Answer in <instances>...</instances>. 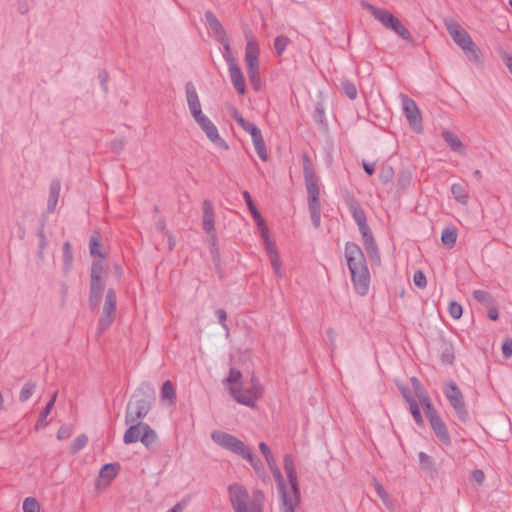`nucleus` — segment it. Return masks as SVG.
Returning <instances> with one entry per match:
<instances>
[{
    "label": "nucleus",
    "instance_id": "f257e3e1",
    "mask_svg": "<svg viewBox=\"0 0 512 512\" xmlns=\"http://www.w3.org/2000/svg\"><path fill=\"white\" fill-rule=\"evenodd\" d=\"M283 468L288 483L284 478L283 487L276 483L280 498L279 512H295L301 503V493L294 457L291 454L284 455Z\"/></svg>",
    "mask_w": 512,
    "mask_h": 512
},
{
    "label": "nucleus",
    "instance_id": "f03ea898",
    "mask_svg": "<svg viewBox=\"0 0 512 512\" xmlns=\"http://www.w3.org/2000/svg\"><path fill=\"white\" fill-rule=\"evenodd\" d=\"M345 258L356 293L361 296L366 295L370 286V272L363 251L357 244L347 242Z\"/></svg>",
    "mask_w": 512,
    "mask_h": 512
},
{
    "label": "nucleus",
    "instance_id": "7ed1b4c3",
    "mask_svg": "<svg viewBox=\"0 0 512 512\" xmlns=\"http://www.w3.org/2000/svg\"><path fill=\"white\" fill-rule=\"evenodd\" d=\"M154 396L153 387L149 383L142 384L127 405L125 423L133 424L144 418L150 411Z\"/></svg>",
    "mask_w": 512,
    "mask_h": 512
},
{
    "label": "nucleus",
    "instance_id": "20e7f679",
    "mask_svg": "<svg viewBox=\"0 0 512 512\" xmlns=\"http://www.w3.org/2000/svg\"><path fill=\"white\" fill-rule=\"evenodd\" d=\"M229 502L234 512H263V493L256 491L250 500L248 491L239 483L227 488Z\"/></svg>",
    "mask_w": 512,
    "mask_h": 512
},
{
    "label": "nucleus",
    "instance_id": "39448f33",
    "mask_svg": "<svg viewBox=\"0 0 512 512\" xmlns=\"http://www.w3.org/2000/svg\"><path fill=\"white\" fill-rule=\"evenodd\" d=\"M347 206L349 208V211L358 225L359 232L363 239V244L366 249V252L371 260H375L376 262L380 261V255L378 252L377 244L374 240L372 231L370 227L367 224L366 215L364 213V210L361 208L359 203L353 199L349 198L347 200Z\"/></svg>",
    "mask_w": 512,
    "mask_h": 512
},
{
    "label": "nucleus",
    "instance_id": "423d86ee",
    "mask_svg": "<svg viewBox=\"0 0 512 512\" xmlns=\"http://www.w3.org/2000/svg\"><path fill=\"white\" fill-rule=\"evenodd\" d=\"M228 389L236 402L251 408L256 406L263 393V387L254 375L249 382L240 386H230Z\"/></svg>",
    "mask_w": 512,
    "mask_h": 512
},
{
    "label": "nucleus",
    "instance_id": "0eeeda50",
    "mask_svg": "<svg viewBox=\"0 0 512 512\" xmlns=\"http://www.w3.org/2000/svg\"><path fill=\"white\" fill-rule=\"evenodd\" d=\"M107 269L101 260H95L91 267L89 304L92 309L99 306L106 285Z\"/></svg>",
    "mask_w": 512,
    "mask_h": 512
},
{
    "label": "nucleus",
    "instance_id": "6e6552de",
    "mask_svg": "<svg viewBox=\"0 0 512 512\" xmlns=\"http://www.w3.org/2000/svg\"><path fill=\"white\" fill-rule=\"evenodd\" d=\"M444 24L451 38L465 53H474L476 51L471 36L457 21L448 18L444 20Z\"/></svg>",
    "mask_w": 512,
    "mask_h": 512
},
{
    "label": "nucleus",
    "instance_id": "1a4fd4ad",
    "mask_svg": "<svg viewBox=\"0 0 512 512\" xmlns=\"http://www.w3.org/2000/svg\"><path fill=\"white\" fill-rule=\"evenodd\" d=\"M194 121L200 127V129L205 133L206 137L218 148L223 150H228L229 145L227 142L221 138L219 135L218 129L215 124L206 116L204 113L199 114V116L193 117Z\"/></svg>",
    "mask_w": 512,
    "mask_h": 512
},
{
    "label": "nucleus",
    "instance_id": "9d476101",
    "mask_svg": "<svg viewBox=\"0 0 512 512\" xmlns=\"http://www.w3.org/2000/svg\"><path fill=\"white\" fill-rule=\"evenodd\" d=\"M211 439L221 448L226 449L236 455L243 453L246 445L243 441L232 434L224 431L215 430L211 433Z\"/></svg>",
    "mask_w": 512,
    "mask_h": 512
},
{
    "label": "nucleus",
    "instance_id": "9b49d317",
    "mask_svg": "<svg viewBox=\"0 0 512 512\" xmlns=\"http://www.w3.org/2000/svg\"><path fill=\"white\" fill-rule=\"evenodd\" d=\"M116 313V293L113 289H109L105 296L102 315L98 322L99 333L107 330L115 320Z\"/></svg>",
    "mask_w": 512,
    "mask_h": 512
},
{
    "label": "nucleus",
    "instance_id": "f8f14e48",
    "mask_svg": "<svg viewBox=\"0 0 512 512\" xmlns=\"http://www.w3.org/2000/svg\"><path fill=\"white\" fill-rule=\"evenodd\" d=\"M259 54L260 49L257 41L251 38L247 41L245 47V64L249 78L257 80V72H259Z\"/></svg>",
    "mask_w": 512,
    "mask_h": 512
},
{
    "label": "nucleus",
    "instance_id": "ddd939ff",
    "mask_svg": "<svg viewBox=\"0 0 512 512\" xmlns=\"http://www.w3.org/2000/svg\"><path fill=\"white\" fill-rule=\"evenodd\" d=\"M400 99L404 115L409 125L415 130H420L422 117L416 102L405 94H400Z\"/></svg>",
    "mask_w": 512,
    "mask_h": 512
},
{
    "label": "nucleus",
    "instance_id": "4468645a",
    "mask_svg": "<svg viewBox=\"0 0 512 512\" xmlns=\"http://www.w3.org/2000/svg\"><path fill=\"white\" fill-rule=\"evenodd\" d=\"M303 174L308 198L319 197L320 190L312 162L307 154L303 155Z\"/></svg>",
    "mask_w": 512,
    "mask_h": 512
},
{
    "label": "nucleus",
    "instance_id": "2eb2a0df",
    "mask_svg": "<svg viewBox=\"0 0 512 512\" xmlns=\"http://www.w3.org/2000/svg\"><path fill=\"white\" fill-rule=\"evenodd\" d=\"M225 61L228 64L229 76L233 87L240 95H243L246 92V85L241 68L232 54L225 55Z\"/></svg>",
    "mask_w": 512,
    "mask_h": 512
},
{
    "label": "nucleus",
    "instance_id": "dca6fc26",
    "mask_svg": "<svg viewBox=\"0 0 512 512\" xmlns=\"http://www.w3.org/2000/svg\"><path fill=\"white\" fill-rule=\"evenodd\" d=\"M444 393L449 400L450 404L456 410L457 414L463 418L466 416L467 412L465 409V404L463 400V395L457 385L454 382H450L447 384Z\"/></svg>",
    "mask_w": 512,
    "mask_h": 512
},
{
    "label": "nucleus",
    "instance_id": "f3484780",
    "mask_svg": "<svg viewBox=\"0 0 512 512\" xmlns=\"http://www.w3.org/2000/svg\"><path fill=\"white\" fill-rule=\"evenodd\" d=\"M259 449L267 462V465L275 479V482L279 483L280 486L283 487V475L276 463V460H275L273 454L271 453L270 448L268 447V445L266 443L260 442Z\"/></svg>",
    "mask_w": 512,
    "mask_h": 512
},
{
    "label": "nucleus",
    "instance_id": "a211bd4d",
    "mask_svg": "<svg viewBox=\"0 0 512 512\" xmlns=\"http://www.w3.org/2000/svg\"><path fill=\"white\" fill-rule=\"evenodd\" d=\"M202 227L203 230L210 235L215 237V214L214 207L210 200L206 199L203 202V216H202Z\"/></svg>",
    "mask_w": 512,
    "mask_h": 512
},
{
    "label": "nucleus",
    "instance_id": "6ab92c4d",
    "mask_svg": "<svg viewBox=\"0 0 512 512\" xmlns=\"http://www.w3.org/2000/svg\"><path fill=\"white\" fill-rule=\"evenodd\" d=\"M186 101L188 109L192 117L199 116L203 113L201 102L196 91L195 86L192 83H187L185 87Z\"/></svg>",
    "mask_w": 512,
    "mask_h": 512
},
{
    "label": "nucleus",
    "instance_id": "aec40b11",
    "mask_svg": "<svg viewBox=\"0 0 512 512\" xmlns=\"http://www.w3.org/2000/svg\"><path fill=\"white\" fill-rule=\"evenodd\" d=\"M366 7L376 20H378L386 29L390 30V27L397 17L391 14L388 10L376 7L374 5L369 4Z\"/></svg>",
    "mask_w": 512,
    "mask_h": 512
},
{
    "label": "nucleus",
    "instance_id": "412c9836",
    "mask_svg": "<svg viewBox=\"0 0 512 512\" xmlns=\"http://www.w3.org/2000/svg\"><path fill=\"white\" fill-rule=\"evenodd\" d=\"M230 115L243 130L250 134V136L260 131L254 123L244 119L236 108L233 107L230 109Z\"/></svg>",
    "mask_w": 512,
    "mask_h": 512
},
{
    "label": "nucleus",
    "instance_id": "4be33fe9",
    "mask_svg": "<svg viewBox=\"0 0 512 512\" xmlns=\"http://www.w3.org/2000/svg\"><path fill=\"white\" fill-rule=\"evenodd\" d=\"M120 465L118 463L105 464L99 472L100 481L97 483V487L100 486L102 481H106V485L109 484L119 473Z\"/></svg>",
    "mask_w": 512,
    "mask_h": 512
},
{
    "label": "nucleus",
    "instance_id": "5701e85b",
    "mask_svg": "<svg viewBox=\"0 0 512 512\" xmlns=\"http://www.w3.org/2000/svg\"><path fill=\"white\" fill-rule=\"evenodd\" d=\"M430 425L436 437L443 445L448 446L451 444L450 434L447 430L445 423L441 420V418L438 420H434V422L431 423Z\"/></svg>",
    "mask_w": 512,
    "mask_h": 512
},
{
    "label": "nucleus",
    "instance_id": "b1692460",
    "mask_svg": "<svg viewBox=\"0 0 512 512\" xmlns=\"http://www.w3.org/2000/svg\"><path fill=\"white\" fill-rule=\"evenodd\" d=\"M239 456L247 460L259 476L263 477L266 475L263 463L247 446Z\"/></svg>",
    "mask_w": 512,
    "mask_h": 512
},
{
    "label": "nucleus",
    "instance_id": "393cba45",
    "mask_svg": "<svg viewBox=\"0 0 512 512\" xmlns=\"http://www.w3.org/2000/svg\"><path fill=\"white\" fill-rule=\"evenodd\" d=\"M239 456L247 460L259 476L263 477L266 475L263 463L247 446Z\"/></svg>",
    "mask_w": 512,
    "mask_h": 512
},
{
    "label": "nucleus",
    "instance_id": "a878e982",
    "mask_svg": "<svg viewBox=\"0 0 512 512\" xmlns=\"http://www.w3.org/2000/svg\"><path fill=\"white\" fill-rule=\"evenodd\" d=\"M144 423L136 422L133 424H129L130 427L125 431L123 436V442L125 444H132L140 440L142 436V426Z\"/></svg>",
    "mask_w": 512,
    "mask_h": 512
},
{
    "label": "nucleus",
    "instance_id": "bb28decb",
    "mask_svg": "<svg viewBox=\"0 0 512 512\" xmlns=\"http://www.w3.org/2000/svg\"><path fill=\"white\" fill-rule=\"evenodd\" d=\"M205 19L211 30L223 41L226 37V32L216 15L211 11H206Z\"/></svg>",
    "mask_w": 512,
    "mask_h": 512
},
{
    "label": "nucleus",
    "instance_id": "cd10ccee",
    "mask_svg": "<svg viewBox=\"0 0 512 512\" xmlns=\"http://www.w3.org/2000/svg\"><path fill=\"white\" fill-rule=\"evenodd\" d=\"M308 206L312 223L317 228L321 223V205L319 197L308 198Z\"/></svg>",
    "mask_w": 512,
    "mask_h": 512
},
{
    "label": "nucleus",
    "instance_id": "c85d7f7f",
    "mask_svg": "<svg viewBox=\"0 0 512 512\" xmlns=\"http://www.w3.org/2000/svg\"><path fill=\"white\" fill-rule=\"evenodd\" d=\"M143 432L140 438L141 443L147 448L152 449L157 442L156 432L146 423L142 426Z\"/></svg>",
    "mask_w": 512,
    "mask_h": 512
},
{
    "label": "nucleus",
    "instance_id": "c756f323",
    "mask_svg": "<svg viewBox=\"0 0 512 512\" xmlns=\"http://www.w3.org/2000/svg\"><path fill=\"white\" fill-rule=\"evenodd\" d=\"M61 184L59 180H53L49 188L48 210L54 211L60 196Z\"/></svg>",
    "mask_w": 512,
    "mask_h": 512
},
{
    "label": "nucleus",
    "instance_id": "7c9ffc66",
    "mask_svg": "<svg viewBox=\"0 0 512 512\" xmlns=\"http://www.w3.org/2000/svg\"><path fill=\"white\" fill-rule=\"evenodd\" d=\"M442 136L453 151L458 153H464L465 147L455 133L445 130L443 131Z\"/></svg>",
    "mask_w": 512,
    "mask_h": 512
},
{
    "label": "nucleus",
    "instance_id": "2f4dec72",
    "mask_svg": "<svg viewBox=\"0 0 512 512\" xmlns=\"http://www.w3.org/2000/svg\"><path fill=\"white\" fill-rule=\"evenodd\" d=\"M251 138H252V142H253L255 151H256L257 155L259 156V158L263 161H267L268 153H267L266 144L264 142L261 130L259 132H257L255 135H252Z\"/></svg>",
    "mask_w": 512,
    "mask_h": 512
},
{
    "label": "nucleus",
    "instance_id": "473e14b6",
    "mask_svg": "<svg viewBox=\"0 0 512 512\" xmlns=\"http://www.w3.org/2000/svg\"><path fill=\"white\" fill-rule=\"evenodd\" d=\"M162 401L173 404L176 400L175 388L170 380L163 383L160 391Z\"/></svg>",
    "mask_w": 512,
    "mask_h": 512
},
{
    "label": "nucleus",
    "instance_id": "72a5a7b5",
    "mask_svg": "<svg viewBox=\"0 0 512 512\" xmlns=\"http://www.w3.org/2000/svg\"><path fill=\"white\" fill-rule=\"evenodd\" d=\"M451 193L454 199L461 205H467L469 201V194L463 185L454 183L451 186Z\"/></svg>",
    "mask_w": 512,
    "mask_h": 512
},
{
    "label": "nucleus",
    "instance_id": "f704fd0d",
    "mask_svg": "<svg viewBox=\"0 0 512 512\" xmlns=\"http://www.w3.org/2000/svg\"><path fill=\"white\" fill-rule=\"evenodd\" d=\"M421 404L424 408V411H425V414H426V417L428 418L430 424L434 422V420H438L440 419V417L438 416L435 408L433 407L430 399L427 397V396H423L421 399Z\"/></svg>",
    "mask_w": 512,
    "mask_h": 512
},
{
    "label": "nucleus",
    "instance_id": "c9c22d12",
    "mask_svg": "<svg viewBox=\"0 0 512 512\" xmlns=\"http://www.w3.org/2000/svg\"><path fill=\"white\" fill-rule=\"evenodd\" d=\"M457 240V231L453 227H447L442 231L441 241L448 247H453Z\"/></svg>",
    "mask_w": 512,
    "mask_h": 512
},
{
    "label": "nucleus",
    "instance_id": "e433bc0d",
    "mask_svg": "<svg viewBox=\"0 0 512 512\" xmlns=\"http://www.w3.org/2000/svg\"><path fill=\"white\" fill-rule=\"evenodd\" d=\"M56 397H57V392H55L50 401L47 403L46 407L42 410V412L40 413V417L37 421V424H36V429H39L40 427L44 426L45 425V419L46 417L50 414L53 406H54V403L56 401Z\"/></svg>",
    "mask_w": 512,
    "mask_h": 512
},
{
    "label": "nucleus",
    "instance_id": "4c0bfd02",
    "mask_svg": "<svg viewBox=\"0 0 512 512\" xmlns=\"http://www.w3.org/2000/svg\"><path fill=\"white\" fill-rule=\"evenodd\" d=\"M473 297L479 303L484 304L486 306H491V305L494 304L493 297L487 291H484V290H474L473 291Z\"/></svg>",
    "mask_w": 512,
    "mask_h": 512
},
{
    "label": "nucleus",
    "instance_id": "58836bf2",
    "mask_svg": "<svg viewBox=\"0 0 512 512\" xmlns=\"http://www.w3.org/2000/svg\"><path fill=\"white\" fill-rule=\"evenodd\" d=\"M390 30L394 31L397 35H399L404 40H410L411 34L407 28L400 22L398 18L395 19Z\"/></svg>",
    "mask_w": 512,
    "mask_h": 512
},
{
    "label": "nucleus",
    "instance_id": "ea45409f",
    "mask_svg": "<svg viewBox=\"0 0 512 512\" xmlns=\"http://www.w3.org/2000/svg\"><path fill=\"white\" fill-rule=\"evenodd\" d=\"M90 253L92 256H98L100 258H104V254L100 251L101 248V240L98 234H93L90 238Z\"/></svg>",
    "mask_w": 512,
    "mask_h": 512
},
{
    "label": "nucleus",
    "instance_id": "a19ab883",
    "mask_svg": "<svg viewBox=\"0 0 512 512\" xmlns=\"http://www.w3.org/2000/svg\"><path fill=\"white\" fill-rule=\"evenodd\" d=\"M73 262V253L72 248L69 242H65L63 244V265L64 269L67 271L70 269Z\"/></svg>",
    "mask_w": 512,
    "mask_h": 512
},
{
    "label": "nucleus",
    "instance_id": "79ce46f5",
    "mask_svg": "<svg viewBox=\"0 0 512 512\" xmlns=\"http://www.w3.org/2000/svg\"><path fill=\"white\" fill-rule=\"evenodd\" d=\"M243 197L256 223H259V221L264 220L259 211L257 210V208L255 207L249 192L245 191L243 193Z\"/></svg>",
    "mask_w": 512,
    "mask_h": 512
},
{
    "label": "nucleus",
    "instance_id": "37998d69",
    "mask_svg": "<svg viewBox=\"0 0 512 512\" xmlns=\"http://www.w3.org/2000/svg\"><path fill=\"white\" fill-rule=\"evenodd\" d=\"M418 457L420 466L423 470L428 472L434 471V462L428 454H426L425 452H420Z\"/></svg>",
    "mask_w": 512,
    "mask_h": 512
},
{
    "label": "nucleus",
    "instance_id": "c03bdc74",
    "mask_svg": "<svg viewBox=\"0 0 512 512\" xmlns=\"http://www.w3.org/2000/svg\"><path fill=\"white\" fill-rule=\"evenodd\" d=\"M88 442V438L85 434L77 436L71 444L70 452L75 454L83 449Z\"/></svg>",
    "mask_w": 512,
    "mask_h": 512
},
{
    "label": "nucleus",
    "instance_id": "a18cd8bd",
    "mask_svg": "<svg viewBox=\"0 0 512 512\" xmlns=\"http://www.w3.org/2000/svg\"><path fill=\"white\" fill-rule=\"evenodd\" d=\"M289 43L290 40L286 36H277L274 40V48L277 55H282V53L285 51Z\"/></svg>",
    "mask_w": 512,
    "mask_h": 512
},
{
    "label": "nucleus",
    "instance_id": "49530a36",
    "mask_svg": "<svg viewBox=\"0 0 512 512\" xmlns=\"http://www.w3.org/2000/svg\"><path fill=\"white\" fill-rule=\"evenodd\" d=\"M342 89L349 99L354 100L357 98V94H358L357 88L354 85V83H352L351 81H349V80L343 81Z\"/></svg>",
    "mask_w": 512,
    "mask_h": 512
},
{
    "label": "nucleus",
    "instance_id": "de8ad7c7",
    "mask_svg": "<svg viewBox=\"0 0 512 512\" xmlns=\"http://www.w3.org/2000/svg\"><path fill=\"white\" fill-rule=\"evenodd\" d=\"M409 409H410V412H411L414 420L416 421V423L419 426H423L424 425V420L422 418V415H421V412H420V408H419V405L417 404V402L416 401H409Z\"/></svg>",
    "mask_w": 512,
    "mask_h": 512
},
{
    "label": "nucleus",
    "instance_id": "09e8293b",
    "mask_svg": "<svg viewBox=\"0 0 512 512\" xmlns=\"http://www.w3.org/2000/svg\"><path fill=\"white\" fill-rule=\"evenodd\" d=\"M241 378H242L241 372L239 370L231 368L226 381H227V383H229V387L230 386H240V385H242Z\"/></svg>",
    "mask_w": 512,
    "mask_h": 512
},
{
    "label": "nucleus",
    "instance_id": "8fccbe9b",
    "mask_svg": "<svg viewBox=\"0 0 512 512\" xmlns=\"http://www.w3.org/2000/svg\"><path fill=\"white\" fill-rule=\"evenodd\" d=\"M23 512H40V505L33 497H28L23 502Z\"/></svg>",
    "mask_w": 512,
    "mask_h": 512
},
{
    "label": "nucleus",
    "instance_id": "3c124183",
    "mask_svg": "<svg viewBox=\"0 0 512 512\" xmlns=\"http://www.w3.org/2000/svg\"><path fill=\"white\" fill-rule=\"evenodd\" d=\"M448 311L453 319H460L463 314V308L461 304L456 301H451L448 306Z\"/></svg>",
    "mask_w": 512,
    "mask_h": 512
},
{
    "label": "nucleus",
    "instance_id": "603ef678",
    "mask_svg": "<svg viewBox=\"0 0 512 512\" xmlns=\"http://www.w3.org/2000/svg\"><path fill=\"white\" fill-rule=\"evenodd\" d=\"M34 390H35V384L26 383L20 391L19 400L21 402L27 401L34 393Z\"/></svg>",
    "mask_w": 512,
    "mask_h": 512
},
{
    "label": "nucleus",
    "instance_id": "864d4df0",
    "mask_svg": "<svg viewBox=\"0 0 512 512\" xmlns=\"http://www.w3.org/2000/svg\"><path fill=\"white\" fill-rule=\"evenodd\" d=\"M269 259H270V263H271V266H272V269H273L275 275H277L278 277H282L283 271H282V267H281V261H280L279 254H274L272 257H269Z\"/></svg>",
    "mask_w": 512,
    "mask_h": 512
},
{
    "label": "nucleus",
    "instance_id": "5fc2aeb1",
    "mask_svg": "<svg viewBox=\"0 0 512 512\" xmlns=\"http://www.w3.org/2000/svg\"><path fill=\"white\" fill-rule=\"evenodd\" d=\"M413 282L417 287L421 289L425 288L427 285L425 274L420 270L416 271L413 275Z\"/></svg>",
    "mask_w": 512,
    "mask_h": 512
},
{
    "label": "nucleus",
    "instance_id": "6e6d98bb",
    "mask_svg": "<svg viewBox=\"0 0 512 512\" xmlns=\"http://www.w3.org/2000/svg\"><path fill=\"white\" fill-rule=\"evenodd\" d=\"M374 486H375L377 495L381 498V500L384 502L385 505H388L389 501H390L388 493L384 490L382 485L376 480L374 481Z\"/></svg>",
    "mask_w": 512,
    "mask_h": 512
},
{
    "label": "nucleus",
    "instance_id": "4d7b16f0",
    "mask_svg": "<svg viewBox=\"0 0 512 512\" xmlns=\"http://www.w3.org/2000/svg\"><path fill=\"white\" fill-rule=\"evenodd\" d=\"M502 353L505 358L512 356V339L506 338L502 344Z\"/></svg>",
    "mask_w": 512,
    "mask_h": 512
},
{
    "label": "nucleus",
    "instance_id": "13d9d810",
    "mask_svg": "<svg viewBox=\"0 0 512 512\" xmlns=\"http://www.w3.org/2000/svg\"><path fill=\"white\" fill-rule=\"evenodd\" d=\"M215 314L218 318V321L220 323V325L226 330L228 331V327H227V324H226V320H227V313L225 310L223 309H217L215 311Z\"/></svg>",
    "mask_w": 512,
    "mask_h": 512
},
{
    "label": "nucleus",
    "instance_id": "bf43d9fd",
    "mask_svg": "<svg viewBox=\"0 0 512 512\" xmlns=\"http://www.w3.org/2000/svg\"><path fill=\"white\" fill-rule=\"evenodd\" d=\"M441 359L443 362L451 364L454 360V353L451 347H446L442 353Z\"/></svg>",
    "mask_w": 512,
    "mask_h": 512
},
{
    "label": "nucleus",
    "instance_id": "052dcab7",
    "mask_svg": "<svg viewBox=\"0 0 512 512\" xmlns=\"http://www.w3.org/2000/svg\"><path fill=\"white\" fill-rule=\"evenodd\" d=\"M326 335H327V342H328L329 346L331 347V349H335L336 338H337L336 332L332 328H329L326 331Z\"/></svg>",
    "mask_w": 512,
    "mask_h": 512
},
{
    "label": "nucleus",
    "instance_id": "680f3d73",
    "mask_svg": "<svg viewBox=\"0 0 512 512\" xmlns=\"http://www.w3.org/2000/svg\"><path fill=\"white\" fill-rule=\"evenodd\" d=\"M393 177V170L391 167L382 169L380 178L383 183H388Z\"/></svg>",
    "mask_w": 512,
    "mask_h": 512
},
{
    "label": "nucleus",
    "instance_id": "e2e57ef3",
    "mask_svg": "<svg viewBox=\"0 0 512 512\" xmlns=\"http://www.w3.org/2000/svg\"><path fill=\"white\" fill-rule=\"evenodd\" d=\"M257 226L260 230V235H261L262 240L266 241V240L270 239L269 233H268V228L265 224V221L264 220L259 221V223H257Z\"/></svg>",
    "mask_w": 512,
    "mask_h": 512
},
{
    "label": "nucleus",
    "instance_id": "0e129e2a",
    "mask_svg": "<svg viewBox=\"0 0 512 512\" xmlns=\"http://www.w3.org/2000/svg\"><path fill=\"white\" fill-rule=\"evenodd\" d=\"M265 244V248L267 250V253L269 257H272L274 254H279L276 248V245L271 239H268L266 241H263Z\"/></svg>",
    "mask_w": 512,
    "mask_h": 512
},
{
    "label": "nucleus",
    "instance_id": "69168bd1",
    "mask_svg": "<svg viewBox=\"0 0 512 512\" xmlns=\"http://www.w3.org/2000/svg\"><path fill=\"white\" fill-rule=\"evenodd\" d=\"M472 479L478 483V484H482L484 482V479H485V474L482 470L480 469H476L472 472Z\"/></svg>",
    "mask_w": 512,
    "mask_h": 512
},
{
    "label": "nucleus",
    "instance_id": "338daca9",
    "mask_svg": "<svg viewBox=\"0 0 512 512\" xmlns=\"http://www.w3.org/2000/svg\"><path fill=\"white\" fill-rule=\"evenodd\" d=\"M71 435L70 433V430L66 427H61L59 430H58V433H57V438L59 440H64V439H67L69 438Z\"/></svg>",
    "mask_w": 512,
    "mask_h": 512
},
{
    "label": "nucleus",
    "instance_id": "774afa93",
    "mask_svg": "<svg viewBox=\"0 0 512 512\" xmlns=\"http://www.w3.org/2000/svg\"><path fill=\"white\" fill-rule=\"evenodd\" d=\"M185 507H186V502L180 501L177 504H175L171 509H169L167 512H183Z\"/></svg>",
    "mask_w": 512,
    "mask_h": 512
}]
</instances>
